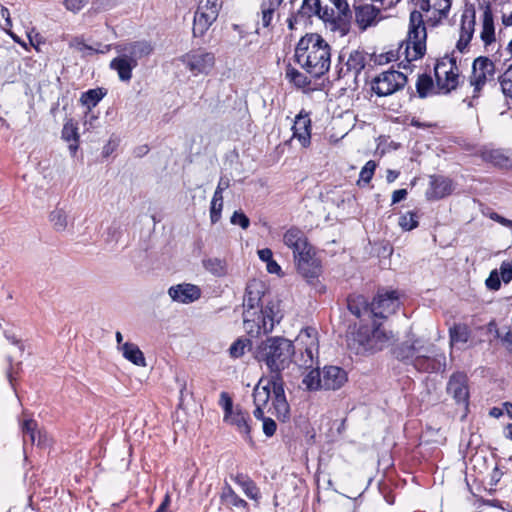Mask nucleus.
Wrapping results in <instances>:
<instances>
[{"label": "nucleus", "instance_id": "obj_11", "mask_svg": "<svg viewBox=\"0 0 512 512\" xmlns=\"http://www.w3.org/2000/svg\"><path fill=\"white\" fill-rule=\"evenodd\" d=\"M398 307V296L396 291L378 293L370 304V312L373 317L386 318Z\"/></svg>", "mask_w": 512, "mask_h": 512}, {"label": "nucleus", "instance_id": "obj_61", "mask_svg": "<svg viewBox=\"0 0 512 512\" xmlns=\"http://www.w3.org/2000/svg\"><path fill=\"white\" fill-rule=\"evenodd\" d=\"M486 286L491 290H498L501 286L500 278L497 271H492L486 279Z\"/></svg>", "mask_w": 512, "mask_h": 512}, {"label": "nucleus", "instance_id": "obj_35", "mask_svg": "<svg viewBox=\"0 0 512 512\" xmlns=\"http://www.w3.org/2000/svg\"><path fill=\"white\" fill-rule=\"evenodd\" d=\"M450 343H467L471 337V330L466 324L458 323L454 324L449 329Z\"/></svg>", "mask_w": 512, "mask_h": 512}, {"label": "nucleus", "instance_id": "obj_28", "mask_svg": "<svg viewBox=\"0 0 512 512\" xmlns=\"http://www.w3.org/2000/svg\"><path fill=\"white\" fill-rule=\"evenodd\" d=\"M122 351L123 357L133 363L134 365L145 367L146 360L143 352L139 349V347L130 342H126L119 347Z\"/></svg>", "mask_w": 512, "mask_h": 512}, {"label": "nucleus", "instance_id": "obj_47", "mask_svg": "<svg viewBox=\"0 0 512 512\" xmlns=\"http://www.w3.org/2000/svg\"><path fill=\"white\" fill-rule=\"evenodd\" d=\"M433 87L432 78L427 74L419 75L416 82V90L420 98H425Z\"/></svg>", "mask_w": 512, "mask_h": 512}, {"label": "nucleus", "instance_id": "obj_36", "mask_svg": "<svg viewBox=\"0 0 512 512\" xmlns=\"http://www.w3.org/2000/svg\"><path fill=\"white\" fill-rule=\"evenodd\" d=\"M394 356L405 363L414 364L415 356V341L411 344L404 342L396 346L393 350Z\"/></svg>", "mask_w": 512, "mask_h": 512}, {"label": "nucleus", "instance_id": "obj_6", "mask_svg": "<svg viewBox=\"0 0 512 512\" xmlns=\"http://www.w3.org/2000/svg\"><path fill=\"white\" fill-rule=\"evenodd\" d=\"M407 84V76L400 71L388 70L380 73L371 83L372 91L379 97L394 94Z\"/></svg>", "mask_w": 512, "mask_h": 512}, {"label": "nucleus", "instance_id": "obj_57", "mask_svg": "<svg viewBox=\"0 0 512 512\" xmlns=\"http://www.w3.org/2000/svg\"><path fill=\"white\" fill-rule=\"evenodd\" d=\"M338 12H341L342 19L345 20L346 17H352V13L347 0H330Z\"/></svg>", "mask_w": 512, "mask_h": 512}, {"label": "nucleus", "instance_id": "obj_16", "mask_svg": "<svg viewBox=\"0 0 512 512\" xmlns=\"http://www.w3.org/2000/svg\"><path fill=\"white\" fill-rule=\"evenodd\" d=\"M414 368L420 372L437 373L446 367V356L444 352L434 355H417L414 359Z\"/></svg>", "mask_w": 512, "mask_h": 512}, {"label": "nucleus", "instance_id": "obj_26", "mask_svg": "<svg viewBox=\"0 0 512 512\" xmlns=\"http://www.w3.org/2000/svg\"><path fill=\"white\" fill-rule=\"evenodd\" d=\"M243 325L245 331L251 337H258L261 334H264V327H262V322L258 311L244 310Z\"/></svg>", "mask_w": 512, "mask_h": 512}, {"label": "nucleus", "instance_id": "obj_48", "mask_svg": "<svg viewBox=\"0 0 512 512\" xmlns=\"http://www.w3.org/2000/svg\"><path fill=\"white\" fill-rule=\"evenodd\" d=\"M443 352L440 348H438L433 343H424L423 341L417 339L415 340V356L417 355H434L437 353Z\"/></svg>", "mask_w": 512, "mask_h": 512}, {"label": "nucleus", "instance_id": "obj_7", "mask_svg": "<svg viewBox=\"0 0 512 512\" xmlns=\"http://www.w3.org/2000/svg\"><path fill=\"white\" fill-rule=\"evenodd\" d=\"M180 61L192 75H208L215 65V55L203 48H198L182 55Z\"/></svg>", "mask_w": 512, "mask_h": 512}, {"label": "nucleus", "instance_id": "obj_37", "mask_svg": "<svg viewBox=\"0 0 512 512\" xmlns=\"http://www.w3.org/2000/svg\"><path fill=\"white\" fill-rule=\"evenodd\" d=\"M285 77L297 88H306L311 84V80L291 64L286 66Z\"/></svg>", "mask_w": 512, "mask_h": 512}, {"label": "nucleus", "instance_id": "obj_4", "mask_svg": "<svg viewBox=\"0 0 512 512\" xmlns=\"http://www.w3.org/2000/svg\"><path fill=\"white\" fill-rule=\"evenodd\" d=\"M427 32L421 11L410 13L408 38L405 45V58L408 63L420 59L426 52Z\"/></svg>", "mask_w": 512, "mask_h": 512}, {"label": "nucleus", "instance_id": "obj_54", "mask_svg": "<svg viewBox=\"0 0 512 512\" xmlns=\"http://www.w3.org/2000/svg\"><path fill=\"white\" fill-rule=\"evenodd\" d=\"M249 342V340H236L229 348L230 355L234 358L241 357L244 354L245 348Z\"/></svg>", "mask_w": 512, "mask_h": 512}, {"label": "nucleus", "instance_id": "obj_31", "mask_svg": "<svg viewBox=\"0 0 512 512\" xmlns=\"http://www.w3.org/2000/svg\"><path fill=\"white\" fill-rule=\"evenodd\" d=\"M234 482L239 485L245 495L253 500H257L259 498V489L256 486L255 482L246 474L238 473L234 477H232Z\"/></svg>", "mask_w": 512, "mask_h": 512}, {"label": "nucleus", "instance_id": "obj_50", "mask_svg": "<svg viewBox=\"0 0 512 512\" xmlns=\"http://www.w3.org/2000/svg\"><path fill=\"white\" fill-rule=\"evenodd\" d=\"M212 23L203 20L200 17H197L194 15L193 20V36L194 37H202L204 34L208 31V29L211 27Z\"/></svg>", "mask_w": 512, "mask_h": 512}, {"label": "nucleus", "instance_id": "obj_60", "mask_svg": "<svg viewBox=\"0 0 512 512\" xmlns=\"http://www.w3.org/2000/svg\"><path fill=\"white\" fill-rule=\"evenodd\" d=\"M87 3V0H64V6L67 10L76 13Z\"/></svg>", "mask_w": 512, "mask_h": 512}, {"label": "nucleus", "instance_id": "obj_13", "mask_svg": "<svg viewBox=\"0 0 512 512\" xmlns=\"http://www.w3.org/2000/svg\"><path fill=\"white\" fill-rule=\"evenodd\" d=\"M294 261L298 272L308 281L317 278L321 273V265L313 249L295 257Z\"/></svg>", "mask_w": 512, "mask_h": 512}, {"label": "nucleus", "instance_id": "obj_56", "mask_svg": "<svg viewBox=\"0 0 512 512\" xmlns=\"http://www.w3.org/2000/svg\"><path fill=\"white\" fill-rule=\"evenodd\" d=\"M230 222L233 225H239L242 229H247L250 225L249 218L242 211H235L230 218Z\"/></svg>", "mask_w": 512, "mask_h": 512}, {"label": "nucleus", "instance_id": "obj_27", "mask_svg": "<svg viewBox=\"0 0 512 512\" xmlns=\"http://www.w3.org/2000/svg\"><path fill=\"white\" fill-rule=\"evenodd\" d=\"M481 157L485 162H489L499 168H512L509 164V157L502 149H484Z\"/></svg>", "mask_w": 512, "mask_h": 512}, {"label": "nucleus", "instance_id": "obj_18", "mask_svg": "<svg viewBox=\"0 0 512 512\" xmlns=\"http://www.w3.org/2000/svg\"><path fill=\"white\" fill-rule=\"evenodd\" d=\"M452 0H421L420 10L424 12L434 11V15L429 17L428 22L437 25L443 18L447 17L451 8Z\"/></svg>", "mask_w": 512, "mask_h": 512}, {"label": "nucleus", "instance_id": "obj_38", "mask_svg": "<svg viewBox=\"0 0 512 512\" xmlns=\"http://www.w3.org/2000/svg\"><path fill=\"white\" fill-rule=\"evenodd\" d=\"M347 307L357 318H360L363 314L371 315L370 305H367L363 296L348 297Z\"/></svg>", "mask_w": 512, "mask_h": 512}, {"label": "nucleus", "instance_id": "obj_49", "mask_svg": "<svg viewBox=\"0 0 512 512\" xmlns=\"http://www.w3.org/2000/svg\"><path fill=\"white\" fill-rule=\"evenodd\" d=\"M77 130H78L77 126L73 122V120L72 119L67 120L62 129V138L68 142L72 141V140L75 142H78L79 135H78Z\"/></svg>", "mask_w": 512, "mask_h": 512}, {"label": "nucleus", "instance_id": "obj_8", "mask_svg": "<svg viewBox=\"0 0 512 512\" xmlns=\"http://www.w3.org/2000/svg\"><path fill=\"white\" fill-rule=\"evenodd\" d=\"M495 72V64L490 58L479 56L474 59L470 76V84L474 88L473 98L479 96L486 82L494 78Z\"/></svg>", "mask_w": 512, "mask_h": 512}, {"label": "nucleus", "instance_id": "obj_10", "mask_svg": "<svg viewBox=\"0 0 512 512\" xmlns=\"http://www.w3.org/2000/svg\"><path fill=\"white\" fill-rule=\"evenodd\" d=\"M447 393L455 400L457 404H462L466 408L469 404L468 377L463 372L453 373L446 387Z\"/></svg>", "mask_w": 512, "mask_h": 512}, {"label": "nucleus", "instance_id": "obj_64", "mask_svg": "<svg viewBox=\"0 0 512 512\" xmlns=\"http://www.w3.org/2000/svg\"><path fill=\"white\" fill-rule=\"evenodd\" d=\"M305 356L302 354V361L299 363L300 367L311 368L314 362V355L311 348L305 349Z\"/></svg>", "mask_w": 512, "mask_h": 512}, {"label": "nucleus", "instance_id": "obj_15", "mask_svg": "<svg viewBox=\"0 0 512 512\" xmlns=\"http://www.w3.org/2000/svg\"><path fill=\"white\" fill-rule=\"evenodd\" d=\"M475 9H465L461 16L460 37L456 44L459 52L463 53L468 47L475 30Z\"/></svg>", "mask_w": 512, "mask_h": 512}, {"label": "nucleus", "instance_id": "obj_58", "mask_svg": "<svg viewBox=\"0 0 512 512\" xmlns=\"http://www.w3.org/2000/svg\"><path fill=\"white\" fill-rule=\"evenodd\" d=\"M262 422H263V426H262L263 433L267 437H272L275 434L276 429H277L276 422L270 417L263 418Z\"/></svg>", "mask_w": 512, "mask_h": 512}, {"label": "nucleus", "instance_id": "obj_41", "mask_svg": "<svg viewBox=\"0 0 512 512\" xmlns=\"http://www.w3.org/2000/svg\"><path fill=\"white\" fill-rule=\"evenodd\" d=\"M270 386H272L271 379L266 385H262V380L259 381L253 390L254 405L265 406L268 403L271 394Z\"/></svg>", "mask_w": 512, "mask_h": 512}, {"label": "nucleus", "instance_id": "obj_44", "mask_svg": "<svg viewBox=\"0 0 512 512\" xmlns=\"http://www.w3.org/2000/svg\"><path fill=\"white\" fill-rule=\"evenodd\" d=\"M502 93L512 100V64L498 77Z\"/></svg>", "mask_w": 512, "mask_h": 512}, {"label": "nucleus", "instance_id": "obj_21", "mask_svg": "<svg viewBox=\"0 0 512 512\" xmlns=\"http://www.w3.org/2000/svg\"><path fill=\"white\" fill-rule=\"evenodd\" d=\"M293 138H296L303 147H308L311 142V120L308 114L300 113L292 127Z\"/></svg>", "mask_w": 512, "mask_h": 512}, {"label": "nucleus", "instance_id": "obj_39", "mask_svg": "<svg viewBox=\"0 0 512 512\" xmlns=\"http://www.w3.org/2000/svg\"><path fill=\"white\" fill-rule=\"evenodd\" d=\"M49 221L56 232H64L68 227V215L62 208L56 207L51 211Z\"/></svg>", "mask_w": 512, "mask_h": 512}, {"label": "nucleus", "instance_id": "obj_63", "mask_svg": "<svg viewBox=\"0 0 512 512\" xmlns=\"http://www.w3.org/2000/svg\"><path fill=\"white\" fill-rule=\"evenodd\" d=\"M501 278L505 283H509L512 280V264L503 262L500 267Z\"/></svg>", "mask_w": 512, "mask_h": 512}, {"label": "nucleus", "instance_id": "obj_20", "mask_svg": "<svg viewBox=\"0 0 512 512\" xmlns=\"http://www.w3.org/2000/svg\"><path fill=\"white\" fill-rule=\"evenodd\" d=\"M353 7L355 9L356 22L362 29L370 26L380 13V10L371 3L362 4L358 0H353Z\"/></svg>", "mask_w": 512, "mask_h": 512}, {"label": "nucleus", "instance_id": "obj_55", "mask_svg": "<svg viewBox=\"0 0 512 512\" xmlns=\"http://www.w3.org/2000/svg\"><path fill=\"white\" fill-rule=\"evenodd\" d=\"M222 208L223 200L215 201V198H212L210 206V219L213 224L217 223L220 220Z\"/></svg>", "mask_w": 512, "mask_h": 512}, {"label": "nucleus", "instance_id": "obj_17", "mask_svg": "<svg viewBox=\"0 0 512 512\" xmlns=\"http://www.w3.org/2000/svg\"><path fill=\"white\" fill-rule=\"evenodd\" d=\"M347 373L338 366H325L322 370V389L338 390L347 382Z\"/></svg>", "mask_w": 512, "mask_h": 512}, {"label": "nucleus", "instance_id": "obj_19", "mask_svg": "<svg viewBox=\"0 0 512 512\" xmlns=\"http://www.w3.org/2000/svg\"><path fill=\"white\" fill-rule=\"evenodd\" d=\"M224 421L229 425L234 426L245 441L249 442L250 444H253L251 436V426L249 424L250 416L247 412H244L240 409H236L235 413L230 415Z\"/></svg>", "mask_w": 512, "mask_h": 512}, {"label": "nucleus", "instance_id": "obj_23", "mask_svg": "<svg viewBox=\"0 0 512 512\" xmlns=\"http://www.w3.org/2000/svg\"><path fill=\"white\" fill-rule=\"evenodd\" d=\"M452 181L444 176H431L430 188L427 190L426 195L429 199H441L452 193Z\"/></svg>", "mask_w": 512, "mask_h": 512}, {"label": "nucleus", "instance_id": "obj_29", "mask_svg": "<svg viewBox=\"0 0 512 512\" xmlns=\"http://www.w3.org/2000/svg\"><path fill=\"white\" fill-rule=\"evenodd\" d=\"M366 58L363 52L354 50L350 53L345 66L347 71H351V77L355 81L361 71L365 68Z\"/></svg>", "mask_w": 512, "mask_h": 512}, {"label": "nucleus", "instance_id": "obj_9", "mask_svg": "<svg viewBox=\"0 0 512 512\" xmlns=\"http://www.w3.org/2000/svg\"><path fill=\"white\" fill-rule=\"evenodd\" d=\"M272 390H273V414L281 422H286L290 418V406L286 400L284 392L283 378L271 376Z\"/></svg>", "mask_w": 512, "mask_h": 512}, {"label": "nucleus", "instance_id": "obj_34", "mask_svg": "<svg viewBox=\"0 0 512 512\" xmlns=\"http://www.w3.org/2000/svg\"><path fill=\"white\" fill-rule=\"evenodd\" d=\"M283 0H263L261 3V21L265 28L270 27L274 12L282 4Z\"/></svg>", "mask_w": 512, "mask_h": 512}, {"label": "nucleus", "instance_id": "obj_2", "mask_svg": "<svg viewBox=\"0 0 512 512\" xmlns=\"http://www.w3.org/2000/svg\"><path fill=\"white\" fill-rule=\"evenodd\" d=\"M114 49L117 57L111 60L109 67L117 72L120 81L129 82L132 71L142 59L153 53L154 47L150 41L142 39L116 44Z\"/></svg>", "mask_w": 512, "mask_h": 512}, {"label": "nucleus", "instance_id": "obj_30", "mask_svg": "<svg viewBox=\"0 0 512 512\" xmlns=\"http://www.w3.org/2000/svg\"><path fill=\"white\" fill-rule=\"evenodd\" d=\"M480 37L485 45H490L495 41L493 15L489 6L486 7L483 13V24Z\"/></svg>", "mask_w": 512, "mask_h": 512}, {"label": "nucleus", "instance_id": "obj_24", "mask_svg": "<svg viewBox=\"0 0 512 512\" xmlns=\"http://www.w3.org/2000/svg\"><path fill=\"white\" fill-rule=\"evenodd\" d=\"M260 314L262 327H264V334L272 332L275 323L279 322L281 316H279V304L277 302L270 301L264 307L261 305Z\"/></svg>", "mask_w": 512, "mask_h": 512}, {"label": "nucleus", "instance_id": "obj_52", "mask_svg": "<svg viewBox=\"0 0 512 512\" xmlns=\"http://www.w3.org/2000/svg\"><path fill=\"white\" fill-rule=\"evenodd\" d=\"M375 169L376 163L372 160L368 161L360 171V179L358 183L362 181L365 184H368L373 177Z\"/></svg>", "mask_w": 512, "mask_h": 512}, {"label": "nucleus", "instance_id": "obj_42", "mask_svg": "<svg viewBox=\"0 0 512 512\" xmlns=\"http://www.w3.org/2000/svg\"><path fill=\"white\" fill-rule=\"evenodd\" d=\"M321 11V0H303L298 16H302L306 21L312 16L319 15Z\"/></svg>", "mask_w": 512, "mask_h": 512}, {"label": "nucleus", "instance_id": "obj_59", "mask_svg": "<svg viewBox=\"0 0 512 512\" xmlns=\"http://www.w3.org/2000/svg\"><path fill=\"white\" fill-rule=\"evenodd\" d=\"M229 187V179L221 177L219 180V183L217 185V188L214 192L213 198H215V201L223 200V190L227 189Z\"/></svg>", "mask_w": 512, "mask_h": 512}, {"label": "nucleus", "instance_id": "obj_1", "mask_svg": "<svg viewBox=\"0 0 512 512\" xmlns=\"http://www.w3.org/2000/svg\"><path fill=\"white\" fill-rule=\"evenodd\" d=\"M330 57L329 44L317 33H307L295 47V62L314 78H320L328 72Z\"/></svg>", "mask_w": 512, "mask_h": 512}, {"label": "nucleus", "instance_id": "obj_46", "mask_svg": "<svg viewBox=\"0 0 512 512\" xmlns=\"http://www.w3.org/2000/svg\"><path fill=\"white\" fill-rule=\"evenodd\" d=\"M398 224L405 231H411L415 229L419 224L417 213L409 211L401 215Z\"/></svg>", "mask_w": 512, "mask_h": 512}, {"label": "nucleus", "instance_id": "obj_25", "mask_svg": "<svg viewBox=\"0 0 512 512\" xmlns=\"http://www.w3.org/2000/svg\"><path fill=\"white\" fill-rule=\"evenodd\" d=\"M321 20H323L326 24H329L330 29L332 31L339 30L342 32V34H345L348 30V24L351 19V17H346L345 20L342 19L341 12L338 13L337 16H335V12L333 9L325 7L323 8L321 6V11L319 15H316Z\"/></svg>", "mask_w": 512, "mask_h": 512}, {"label": "nucleus", "instance_id": "obj_3", "mask_svg": "<svg viewBox=\"0 0 512 512\" xmlns=\"http://www.w3.org/2000/svg\"><path fill=\"white\" fill-rule=\"evenodd\" d=\"M294 353L292 341L283 337H271L260 345L257 358L265 362L271 376L282 377L281 372L289 366Z\"/></svg>", "mask_w": 512, "mask_h": 512}, {"label": "nucleus", "instance_id": "obj_32", "mask_svg": "<svg viewBox=\"0 0 512 512\" xmlns=\"http://www.w3.org/2000/svg\"><path fill=\"white\" fill-rule=\"evenodd\" d=\"M445 67V63H438L435 67V75L437 78V82L439 86L442 89H445L446 93L450 92L451 90L455 89L458 85V74L453 71L451 68L450 70H444L443 73L445 74V82L441 83V69Z\"/></svg>", "mask_w": 512, "mask_h": 512}, {"label": "nucleus", "instance_id": "obj_33", "mask_svg": "<svg viewBox=\"0 0 512 512\" xmlns=\"http://www.w3.org/2000/svg\"><path fill=\"white\" fill-rule=\"evenodd\" d=\"M202 265L206 271L215 277H224L228 273L226 261L217 257L203 259Z\"/></svg>", "mask_w": 512, "mask_h": 512}, {"label": "nucleus", "instance_id": "obj_40", "mask_svg": "<svg viewBox=\"0 0 512 512\" xmlns=\"http://www.w3.org/2000/svg\"><path fill=\"white\" fill-rule=\"evenodd\" d=\"M221 497L227 506L241 508L248 511V503L244 499L240 498L230 486L224 488Z\"/></svg>", "mask_w": 512, "mask_h": 512}, {"label": "nucleus", "instance_id": "obj_5", "mask_svg": "<svg viewBox=\"0 0 512 512\" xmlns=\"http://www.w3.org/2000/svg\"><path fill=\"white\" fill-rule=\"evenodd\" d=\"M391 336L386 333L379 325H374L373 329L367 326L360 327L354 335V342L359 344L358 353L360 352H377L386 347Z\"/></svg>", "mask_w": 512, "mask_h": 512}, {"label": "nucleus", "instance_id": "obj_22", "mask_svg": "<svg viewBox=\"0 0 512 512\" xmlns=\"http://www.w3.org/2000/svg\"><path fill=\"white\" fill-rule=\"evenodd\" d=\"M264 296V287L261 282L254 280L248 283L243 301L244 310L258 311L257 309Z\"/></svg>", "mask_w": 512, "mask_h": 512}, {"label": "nucleus", "instance_id": "obj_45", "mask_svg": "<svg viewBox=\"0 0 512 512\" xmlns=\"http://www.w3.org/2000/svg\"><path fill=\"white\" fill-rule=\"evenodd\" d=\"M322 372L319 370L310 371L303 379V384L308 390L322 389Z\"/></svg>", "mask_w": 512, "mask_h": 512}, {"label": "nucleus", "instance_id": "obj_53", "mask_svg": "<svg viewBox=\"0 0 512 512\" xmlns=\"http://www.w3.org/2000/svg\"><path fill=\"white\" fill-rule=\"evenodd\" d=\"M219 403L224 410V420L233 413H235V411L233 410L232 398L229 396L227 392H221Z\"/></svg>", "mask_w": 512, "mask_h": 512}, {"label": "nucleus", "instance_id": "obj_62", "mask_svg": "<svg viewBox=\"0 0 512 512\" xmlns=\"http://www.w3.org/2000/svg\"><path fill=\"white\" fill-rule=\"evenodd\" d=\"M110 45H102L101 43H96L95 45H87L82 44L81 50H90L94 53H101L104 54L110 50Z\"/></svg>", "mask_w": 512, "mask_h": 512}, {"label": "nucleus", "instance_id": "obj_51", "mask_svg": "<svg viewBox=\"0 0 512 512\" xmlns=\"http://www.w3.org/2000/svg\"><path fill=\"white\" fill-rule=\"evenodd\" d=\"M222 4V0H200L197 8L205 12L213 11V13L219 15Z\"/></svg>", "mask_w": 512, "mask_h": 512}, {"label": "nucleus", "instance_id": "obj_14", "mask_svg": "<svg viewBox=\"0 0 512 512\" xmlns=\"http://www.w3.org/2000/svg\"><path fill=\"white\" fill-rule=\"evenodd\" d=\"M201 294L200 287L191 283H180L168 289L169 297L181 304L193 303L200 299Z\"/></svg>", "mask_w": 512, "mask_h": 512}, {"label": "nucleus", "instance_id": "obj_12", "mask_svg": "<svg viewBox=\"0 0 512 512\" xmlns=\"http://www.w3.org/2000/svg\"><path fill=\"white\" fill-rule=\"evenodd\" d=\"M283 243L292 250L294 258L313 249L304 231L296 226L290 227L284 233Z\"/></svg>", "mask_w": 512, "mask_h": 512}, {"label": "nucleus", "instance_id": "obj_43", "mask_svg": "<svg viewBox=\"0 0 512 512\" xmlns=\"http://www.w3.org/2000/svg\"><path fill=\"white\" fill-rule=\"evenodd\" d=\"M106 95V91L103 88L90 89L83 93L81 96V102L87 106L88 109L95 107L102 98Z\"/></svg>", "mask_w": 512, "mask_h": 512}]
</instances>
